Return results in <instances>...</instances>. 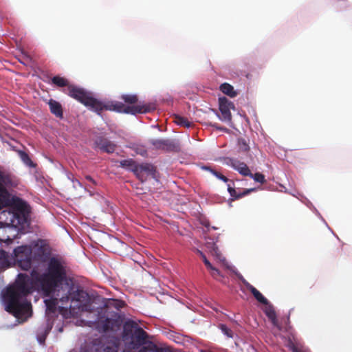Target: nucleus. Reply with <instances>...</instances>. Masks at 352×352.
<instances>
[{
    "instance_id": "obj_1",
    "label": "nucleus",
    "mask_w": 352,
    "mask_h": 352,
    "mask_svg": "<svg viewBox=\"0 0 352 352\" xmlns=\"http://www.w3.org/2000/svg\"><path fill=\"white\" fill-rule=\"evenodd\" d=\"M33 291L44 297L48 320L57 313L69 318L93 311L92 298L84 291L74 290L72 283L65 277L62 263L57 258H52L42 273L33 270L30 278L19 274L15 284L8 287L3 295L6 310L19 322L32 316V305L26 296Z\"/></svg>"
},
{
    "instance_id": "obj_2",
    "label": "nucleus",
    "mask_w": 352,
    "mask_h": 352,
    "mask_svg": "<svg viewBox=\"0 0 352 352\" xmlns=\"http://www.w3.org/2000/svg\"><path fill=\"white\" fill-rule=\"evenodd\" d=\"M8 178L0 177V210L7 206H10L12 210L1 212L0 223L16 228L25 222L28 206L22 199L8 193L6 186Z\"/></svg>"
},
{
    "instance_id": "obj_3",
    "label": "nucleus",
    "mask_w": 352,
    "mask_h": 352,
    "mask_svg": "<svg viewBox=\"0 0 352 352\" xmlns=\"http://www.w3.org/2000/svg\"><path fill=\"white\" fill-rule=\"evenodd\" d=\"M47 251V247L43 241H34L30 245L19 246L14 250V263L23 270L31 268L32 261L40 260Z\"/></svg>"
},
{
    "instance_id": "obj_4",
    "label": "nucleus",
    "mask_w": 352,
    "mask_h": 352,
    "mask_svg": "<svg viewBox=\"0 0 352 352\" xmlns=\"http://www.w3.org/2000/svg\"><path fill=\"white\" fill-rule=\"evenodd\" d=\"M65 93L84 105L90 107L91 109L97 112L98 114L100 113L102 102L92 97L91 94L86 91L84 89L74 85H70L66 89Z\"/></svg>"
},
{
    "instance_id": "obj_5",
    "label": "nucleus",
    "mask_w": 352,
    "mask_h": 352,
    "mask_svg": "<svg viewBox=\"0 0 352 352\" xmlns=\"http://www.w3.org/2000/svg\"><path fill=\"white\" fill-rule=\"evenodd\" d=\"M104 109L135 115L153 111L155 109V105L154 104H138L133 106H126L121 102H114L109 104H104L102 102L101 111Z\"/></svg>"
},
{
    "instance_id": "obj_6",
    "label": "nucleus",
    "mask_w": 352,
    "mask_h": 352,
    "mask_svg": "<svg viewBox=\"0 0 352 352\" xmlns=\"http://www.w3.org/2000/svg\"><path fill=\"white\" fill-rule=\"evenodd\" d=\"M219 111L221 116H218L219 119L226 122H230L232 120V114L230 109L234 108L232 102L229 101L226 97L219 98Z\"/></svg>"
},
{
    "instance_id": "obj_7",
    "label": "nucleus",
    "mask_w": 352,
    "mask_h": 352,
    "mask_svg": "<svg viewBox=\"0 0 352 352\" xmlns=\"http://www.w3.org/2000/svg\"><path fill=\"white\" fill-rule=\"evenodd\" d=\"M225 161L228 165L231 166L243 176H264L263 175L258 173L253 175L246 164L240 162L238 160L228 157L225 159Z\"/></svg>"
},
{
    "instance_id": "obj_8",
    "label": "nucleus",
    "mask_w": 352,
    "mask_h": 352,
    "mask_svg": "<svg viewBox=\"0 0 352 352\" xmlns=\"http://www.w3.org/2000/svg\"><path fill=\"white\" fill-rule=\"evenodd\" d=\"M94 148L109 154L114 153L117 148L116 144L107 138L99 136L94 140Z\"/></svg>"
},
{
    "instance_id": "obj_9",
    "label": "nucleus",
    "mask_w": 352,
    "mask_h": 352,
    "mask_svg": "<svg viewBox=\"0 0 352 352\" xmlns=\"http://www.w3.org/2000/svg\"><path fill=\"white\" fill-rule=\"evenodd\" d=\"M149 143L157 149L168 151H177L179 148V145L175 141L168 139H151Z\"/></svg>"
},
{
    "instance_id": "obj_10",
    "label": "nucleus",
    "mask_w": 352,
    "mask_h": 352,
    "mask_svg": "<svg viewBox=\"0 0 352 352\" xmlns=\"http://www.w3.org/2000/svg\"><path fill=\"white\" fill-rule=\"evenodd\" d=\"M254 181L258 186L265 182V177H253ZM234 188L231 187L228 185V190L230 192V195L235 198H239L242 195H246L248 192L254 190L256 188H258V186H255L254 188L246 189L245 190H241L238 187H236V184H234Z\"/></svg>"
},
{
    "instance_id": "obj_11",
    "label": "nucleus",
    "mask_w": 352,
    "mask_h": 352,
    "mask_svg": "<svg viewBox=\"0 0 352 352\" xmlns=\"http://www.w3.org/2000/svg\"><path fill=\"white\" fill-rule=\"evenodd\" d=\"M13 230H16L14 227L1 225L0 223V242H4L10 244L12 242V239L8 234Z\"/></svg>"
},
{
    "instance_id": "obj_12",
    "label": "nucleus",
    "mask_w": 352,
    "mask_h": 352,
    "mask_svg": "<svg viewBox=\"0 0 352 352\" xmlns=\"http://www.w3.org/2000/svg\"><path fill=\"white\" fill-rule=\"evenodd\" d=\"M13 263V256L8 255L4 250H0V271L9 267Z\"/></svg>"
},
{
    "instance_id": "obj_13",
    "label": "nucleus",
    "mask_w": 352,
    "mask_h": 352,
    "mask_svg": "<svg viewBox=\"0 0 352 352\" xmlns=\"http://www.w3.org/2000/svg\"><path fill=\"white\" fill-rule=\"evenodd\" d=\"M207 246L208 248L210 250L211 254L215 257L217 260L221 262L226 267L230 268L225 258L222 256L221 253L214 243H207Z\"/></svg>"
},
{
    "instance_id": "obj_14",
    "label": "nucleus",
    "mask_w": 352,
    "mask_h": 352,
    "mask_svg": "<svg viewBox=\"0 0 352 352\" xmlns=\"http://www.w3.org/2000/svg\"><path fill=\"white\" fill-rule=\"evenodd\" d=\"M50 111L56 117L62 118L63 116L62 105L57 101L50 99L48 102Z\"/></svg>"
},
{
    "instance_id": "obj_15",
    "label": "nucleus",
    "mask_w": 352,
    "mask_h": 352,
    "mask_svg": "<svg viewBox=\"0 0 352 352\" xmlns=\"http://www.w3.org/2000/svg\"><path fill=\"white\" fill-rule=\"evenodd\" d=\"M266 307L265 308V313L268 317V318L271 320L272 323L274 326L276 327L277 328L280 329L278 320L276 316L275 311L274 310L273 307L270 305H265Z\"/></svg>"
},
{
    "instance_id": "obj_16",
    "label": "nucleus",
    "mask_w": 352,
    "mask_h": 352,
    "mask_svg": "<svg viewBox=\"0 0 352 352\" xmlns=\"http://www.w3.org/2000/svg\"><path fill=\"white\" fill-rule=\"evenodd\" d=\"M146 338V333L142 329H138L135 332V339L137 342L133 346V349L138 348V346L142 345L144 344Z\"/></svg>"
},
{
    "instance_id": "obj_17",
    "label": "nucleus",
    "mask_w": 352,
    "mask_h": 352,
    "mask_svg": "<svg viewBox=\"0 0 352 352\" xmlns=\"http://www.w3.org/2000/svg\"><path fill=\"white\" fill-rule=\"evenodd\" d=\"M248 288L250 290V292L254 295V298L261 303L264 305H267V300L262 295V294L258 291L256 288L252 286L250 284H247Z\"/></svg>"
},
{
    "instance_id": "obj_18",
    "label": "nucleus",
    "mask_w": 352,
    "mask_h": 352,
    "mask_svg": "<svg viewBox=\"0 0 352 352\" xmlns=\"http://www.w3.org/2000/svg\"><path fill=\"white\" fill-rule=\"evenodd\" d=\"M52 83L58 87H65L70 86L67 78L60 76H55L51 79Z\"/></svg>"
},
{
    "instance_id": "obj_19",
    "label": "nucleus",
    "mask_w": 352,
    "mask_h": 352,
    "mask_svg": "<svg viewBox=\"0 0 352 352\" xmlns=\"http://www.w3.org/2000/svg\"><path fill=\"white\" fill-rule=\"evenodd\" d=\"M220 90L231 98L235 97L237 95L236 92L234 90V87L227 82L221 85Z\"/></svg>"
},
{
    "instance_id": "obj_20",
    "label": "nucleus",
    "mask_w": 352,
    "mask_h": 352,
    "mask_svg": "<svg viewBox=\"0 0 352 352\" xmlns=\"http://www.w3.org/2000/svg\"><path fill=\"white\" fill-rule=\"evenodd\" d=\"M174 122L182 126L190 128L192 126V122H190L187 118L182 117L179 115H175L174 117Z\"/></svg>"
},
{
    "instance_id": "obj_21",
    "label": "nucleus",
    "mask_w": 352,
    "mask_h": 352,
    "mask_svg": "<svg viewBox=\"0 0 352 352\" xmlns=\"http://www.w3.org/2000/svg\"><path fill=\"white\" fill-rule=\"evenodd\" d=\"M198 253L201 256L203 261L205 263V265H206L207 268L210 270L212 276L215 277L216 276L219 275V270L212 265V264L206 258V256L201 252H200L199 250H198Z\"/></svg>"
},
{
    "instance_id": "obj_22",
    "label": "nucleus",
    "mask_w": 352,
    "mask_h": 352,
    "mask_svg": "<svg viewBox=\"0 0 352 352\" xmlns=\"http://www.w3.org/2000/svg\"><path fill=\"white\" fill-rule=\"evenodd\" d=\"M19 155L21 160L23 161V162L27 166L30 167H34L35 166L33 162L31 160L30 157H29L28 154L25 151H19Z\"/></svg>"
},
{
    "instance_id": "obj_23",
    "label": "nucleus",
    "mask_w": 352,
    "mask_h": 352,
    "mask_svg": "<svg viewBox=\"0 0 352 352\" xmlns=\"http://www.w3.org/2000/svg\"><path fill=\"white\" fill-rule=\"evenodd\" d=\"M121 98L127 104H135L138 101V98L134 94H125L121 96Z\"/></svg>"
},
{
    "instance_id": "obj_24",
    "label": "nucleus",
    "mask_w": 352,
    "mask_h": 352,
    "mask_svg": "<svg viewBox=\"0 0 352 352\" xmlns=\"http://www.w3.org/2000/svg\"><path fill=\"white\" fill-rule=\"evenodd\" d=\"M140 169L153 176L155 175V170H156L155 167L153 165L150 164H144L141 165Z\"/></svg>"
},
{
    "instance_id": "obj_25",
    "label": "nucleus",
    "mask_w": 352,
    "mask_h": 352,
    "mask_svg": "<svg viewBox=\"0 0 352 352\" xmlns=\"http://www.w3.org/2000/svg\"><path fill=\"white\" fill-rule=\"evenodd\" d=\"M238 145L239 149L242 151H248L250 149V146L244 138H239L238 140Z\"/></svg>"
},
{
    "instance_id": "obj_26",
    "label": "nucleus",
    "mask_w": 352,
    "mask_h": 352,
    "mask_svg": "<svg viewBox=\"0 0 352 352\" xmlns=\"http://www.w3.org/2000/svg\"><path fill=\"white\" fill-rule=\"evenodd\" d=\"M201 169L209 170L214 176H223L221 173H218L217 170L212 169L210 166H203L201 167Z\"/></svg>"
},
{
    "instance_id": "obj_27",
    "label": "nucleus",
    "mask_w": 352,
    "mask_h": 352,
    "mask_svg": "<svg viewBox=\"0 0 352 352\" xmlns=\"http://www.w3.org/2000/svg\"><path fill=\"white\" fill-rule=\"evenodd\" d=\"M121 166H132L134 164V162L132 160H122L121 162Z\"/></svg>"
},
{
    "instance_id": "obj_28",
    "label": "nucleus",
    "mask_w": 352,
    "mask_h": 352,
    "mask_svg": "<svg viewBox=\"0 0 352 352\" xmlns=\"http://www.w3.org/2000/svg\"><path fill=\"white\" fill-rule=\"evenodd\" d=\"M111 321L109 319H107L105 320V323L104 324V325L102 327V331H106L109 329H110L111 327Z\"/></svg>"
},
{
    "instance_id": "obj_29",
    "label": "nucleus",
    "mask_w": 352,
    "mask_h": 352,
    "mask_svg": "<svg viewBox=\"0 0 352 352\" xmlns=\"http://www.w3.org/2000/svg\"><path fill=\"white\" fill-rule=\"evenodd\" d=\"M210 125L211 126L217 129V130H219V131H228V129L226 127L220 126L217 123H210Z\"/></svg>"
},
{
    "instance_id": "obj_30",
    "label": "nucleus",
    "mask_w": 352,
    "mask_h": 352,
    "mask_svg": "<svg viewBox=\"0 0 352 352\" xmlns=\"http://www.w3.org/2000/svg\"><path fill=\"white\" fill-rule=\"evenodd\" d=\"M153 345L148 344V346H144L140 348L138 352H147L148 350H153Z\"/></svg>"
},
{
    "instance_id": "obj_31",
    "label": "nucleus",
    "mask_w": 352,
    "mask_h": 352,
    "mask_svg": "<svg viewBox=\"0 0 352 352\" xmlns=\"http://www.w3.org/2000/svg\"><path fill=\"white\" fill-rule=\"evenodd\" d=\"M52 327L50 326L48 329L45 332V334L44 336H38V341L40 344H43L45 342V336L47 334V333L51 329Z\"/></svg>"
},
{
    "instance_id": "obj_32",
    "label": "nucleus",
    "mask_w": 352,
    "mask_h": 352,
    "mask_svg": "<svg viewBox=\"0 0 352 352\" xmlns=\"http://www.w3.org/2000/svg\"><path fill=\"white\" fill-rule=\"evenodd\" d=\"M221 330L222 331L227 335L228 337H232V335L230 333V330L224 325L221 326Z\"/></svg>"
},
{
    "instance_id": "obj_33",
    "label": "nucleus",
    "mask_w": 352,
    "mask_h": 352,
    "mask_svg": "<svg viewBox=\"0 0 352 352\" xmlns=\"http://www.w3.org/2000/svg\"><path fill=\"white\" fill-rule=\"evenodd\" d=\"M72 183H73V185L75 188L77 187V186L81 187V184L80 182L78 180V179H72Z\"/></svg>"
},
{
    "instance_id": "obj_34",
    "label": "nucleus",
    "mask_w": 352,
    "mask_h": 352,
    "mask_svg": "<svg viewBox=\"0 0 352 352\" xmlns=\"http://www.w3.org/2000/svg\"><path fill=\"white\" fill-rule=\"evenodd\" d=\"M23 54H24V57H23L24 60L28 61V60H31V58L29 56H28L26 54H24V53H23Z\"/></svg>"
},
{
    "instance_id": "obj_35",
    "label": "nucleus",
    "mask_w": 352,
    "mask_h": 352,
    "mask_svg": "<svg viewBox=\"0 0 352 352\" xmlns=\"http://www.w3.org/2000/svg\"><path fill=\"white\" fill-rule=\"evenodd\" d=\"M86 178H87V179L90 182H92V183H94V179H93V177H86Z\"/></svg>"
},
{
    "instance_id": "obj_36",
    "label": "nucleus",
    "mask_w": 352,
    "mask_h": 352,
    "mask_svg": "<svg viewBox=\"0 0 352 352\" xmlns=\"http://www.w3.org/2000/svg\"><path fill=\"white\" fill-rule=\"evenodd\" d=\"M220 179H223V182H228V178L227 177H219Z\"/></svg>"
},
{
    "instance_id": "obj_37",
    "label": "nucleus",
    "mask_w": 352,
    "mask_h": 352,
    "mask_svg": "<svg viewBox=\"0 0 352 352\" xmlns=\"http://www.w3.org/2000/svg\"><path fill=\"white\" fill-rule=\"evenodd\" d=\"M122 303L121 302H116V304H115V305H116V306H119V307H120V306H121V305H122Z\"/></svg>"
},
{
    "instance_id": "obj_38",
    "label": "nucleus",
    "mask_w": 352,
    "mask_h": 352,
    "mask_svg": "<svg viewBox=\"0 0 352 352\" xmlns=\"http://www.w3.org/2000/svg\"><path fill=\"white\" fill-rule=\"evenodd\" d=\"M21 63H25L23 60H20Z\"/></svg>"
}]
</instances>
